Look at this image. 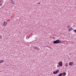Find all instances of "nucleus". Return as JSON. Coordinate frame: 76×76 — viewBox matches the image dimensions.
Returning a JSON list of instances; mask_svg holds the SVG:
<instances>
[{
  "label": "nucleus",
  "instance_id": "1",
  "mask_svg": "<svg viewBox=\"0 0 76 76\" xmlns=\"http://www.w3.org/2000/svg\"><path fill=\"white\" fill-rule=\"evenodd\" d=\"M61 42V41H60L59 39H57L56 40L54 41L53 43L54 44H59V43H60Z\"/></svg>",
  "mask_w": 76,
  "mask_h": 76
},
{
  "label": "nucleus",
  "instance_id": "2",
  "mask_svg": "<svg viewBox=\"0 0 76 76\" xmlns=\"http://www.w3.org/2000/svg\"><path fill=\"white\" fill-rule=\"evenodd\" d=\"M59 72V70H56L55 71H54L53 72V73L55 75L56 74H57V73H58Z\"/></svg>",
  "mask_w": 76,
  "mask_h": 76
},
{
  "label": "nucleus",
  "instance_id": "3",
  "mask_svg": "<svg viewBox=\"0 0 76 76\" xmlns=\"http://www.w3.org/2000/svg\"><path fill=\"white\" fill-rule=\"evenodd\" d=\"M3 26H6L7 25V23L6 22H4L3 23Z\"/></svg>",
  "mask_w": 76,
  "mask_h": 76
},
{
  "label": "nucleus",
  "instance_id": "4",
  "mask_svg": "<svg viewBox=\"0 0 76 76\" xmlns=\"http://www.w3.org/2000/svg\"><path fill=\"white\" fill-rule=\"evenodd\" d=\"M59 66H63V62L62 61H60L59 63Z\"/></svg>",
  "mask_w": 76,
  "mask_h": 76
},
{
  "label": "nucleus",
  "instance_id": "5",
  "mask_svg": "<svg viewBox=\"0 0 76 76\" xmlns=\"http://www.w3.org/2000/svg\"><path fill=\"white\" fill-rule=\"evenodd\" d=\"M73 28H69L68 30L70 32V31H72V30H73Z\"/></svg>",
  "mask_w": 76,
  "mask_h": 76
},
{
  "label": "nucleus",
  "instance_id": "6",
  "mask_svg": "<svg viewBox=\"0 0 76 76\" xmlns=\"http://www.w3.org/2000/svg\"><path fill=\"white\" fill-rule=\"evenodd\" d=\"M66 72H63L62 73V75L63 76H66Z\"/></svg>",
  "mask_w": 76,
  "mask_h": 76
},
{
  "label": "nucleus",
  "instance_id": "7",
  "mask_svg": "<svg viewBox=\"0 0 76 76\" xmlns=\"http://www.w3.org/2000/svg\"><path fill=\"white\" fill-rule=\"evenodd\" d=\"M69 64V65L71 66V65H73V62H70Z\"/></svg>",
  "mask_w": 76,
  "mask_h": 76
},
{
  "label": "nucleus",
  "instance_id": "8",
  "mask_svg": "<svg viewBox=\"0 0 76 76\" xmlns=\"http://www.w3.org/2000/svg\"><path fill=\"white\" fill-rule=\"evenodd\" d=\"M58 76H62V73H60Z\"/></svg>",
  "mask_w": 76,
  "mask_h": 76
},
{
  "label": "nucleus",
  "instance_id": "9",
  "mask_svg": "<svg viewBox=\"0 0 76 76\" xmlns=\"http://www.w3.org/2000/svg\"><path fill=\"white\" fill-rule=\"evenodd\" d=\"M65 65L66 67H68V63L66 64Z\"/></svg>",
  "mask_w": 76,
  "mask_h": 76
},
{
  "label": "nucleus",
  "instance_id": "10",
  "mask_svg": "<svg viewBox=\"0 0 76 76\" xmlns=\"http://www.w3.org/2000/svg\"><path fill=\"white\" fill-rule=\"evenodd\" d=\"M11 3H12V4H14V3H15V2L13 1V0L11 1Z\"/></svg>",
  "mask_w": 76,
  "mask_h": 76
},
{
  "label": "nucleus",
  "instance_id": "11",
  "mask_svg": "<svg viewBox=\"0 0 76 76\" xmlns=\"http://www.w3.org/2000/svg\"><path fill=\"white\" fill-rule=\"evenodd\" d=\"M4 61L3 60H2L1 61H0V63H3Z\"/></svg>",
  "mask_w": 76,
  "mask_h": 76
},
{
  "label": "nucleus",
  "instance_id": "12",
  "mask_svg": "<svg viewBox=\"0 0 76 76\" xmlns=\"http://www.w3.org/2000/svg\"><path fill=\"white\" fill-rule=\"evenodd\" d=\"M73 32H75V33H76V29H75V30H73Z\"/></svg>",
  "mask_w": 76,
  "mask_h": 76
},
{
  "label": "nucleus",
  "instance_id": "13",
  "mask_svg": "<svg viewBox=\"0 0 76 76\" xmlns=\"http://www.w3.org/2000/svg\"><path fill=\"white\" fill-rule=\"evenodd\" d=\"M70 27V26H69V25H68L67 26V28H69V27Z\"/></svg>",
  "mask_w": 76,
  "mask_h": 76
},
{
  "label": "nucleus",
  "instance_id": "14",
  "mask_svg": "<svg viewBox=\"0 0 76 76\" xmlns=\"http://www.w3.org/2000/svg\"><path fill=\"white\" fill-rule=\"evenodd\" d=\"M2 38V36L1 35H0V39H1Z\"/></svg>",
  "mask_w": 76,
  "mask_h": 76
},
{
  "label": "nucleus",
  "instance_id": "15",
  "mask_svg": "<svg viewBox=\"0 0 76 76\" xmlns=\"http://www.w3.org/2000/svg\"><path fill=\"white\" fill-rule=\"evenodd\" d=\"M37 48H38V47H36V48H34V49H35V50H37Z\"/></svg>",
  "mask_w": 76,
  "mask_h": 76
},
{
  "label": "nucleus",
  "instance_id": "16",
  "mask_svg": "<svg viewBox=\"0 0 76 76\" xmlns=\"http://www.w3.org/2000/svg\"><path fill=\"white\" fill-rule=\"evenodd\" d=\"M37 50H38V51H39V48H38L37 49Z\"/></svg>",
  "mask_w": 76,
  "mask_h": 76
},
{
  "label": "nucleus",
  "instance_id": "17",
  "mask_svg": "<svg viewBox=\"0 0 76 76\" xmlns=\"http://www.w3.org/2000/svg\"><path fill=\"white\" fill-rule=\"evenodd\" d=\"M38 4H40V2H38Z\"/></svg>",
  "mask_w": 76,
  "mask_h": 76
},
{
  "label": "nucleus",
  "instance_id": "18",
  "mask_svg": "<svg viewBox=\"0 0 76 76\" xmlns=\"http://www.w3.org/2000/svg\"><path fill=\"white\" fill-rule=\"evenodd\" d=\"M1 5H2V4H0V6H1Z\"/></svg>",
  "mask_w": 76,
  "mask_h": 76
},
{
  "label": "nucleus",
  "instance_id": "19",
  "mask_svg": "<svg viewBox=\"0 0 76 76\" xmlns=\"http://www.w3.org/2000/svg\"><path fill=\"white\" fill-rule=\"evenodd\" d=\"M19 32L20 33V34H21V33H20V31H19Z\"/></svg>",
  "mask_w": 76,
  "mask_h": 76
},
{
  "label": "nucleus",
  "instance_id": "20",
  "mask_svg": "<svg viewBox=\"0 0 76 76\" xmlns=\"http://www.w3.org/2000/svg\"><path fill=\"white\" fill-rule=\"evenodd\" d=\"M29 37H30V36H29Z\"/></svg>",
  "mask_w": 76,
  "mask_h": 76
},
{
  "label": "nucleus",
  "instance_id": "21",
  "mask_svg": "<svg viewBox=\"0 0 76 76\" xmlns=\"http://www.w3.org/2000/svg\"><path fill=\"white\" fill-rule=\"evenodd\" d=\"M70 54H69V55H70Z\"/></svg>",
  "mask_w": 76,
  "mask_h": 76
}]
</instances>
